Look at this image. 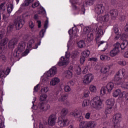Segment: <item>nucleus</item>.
<instances>
[{"label":"nucleus","mask_w":128,"mask_h":128,"mask_svg":"<svg viewBox=\"0 0 128 128\" xmlns=\"http://www.w3.org/2000/svg\"><path fill=\"white\" fill-rule=\"evenodd\" d=\"M98 46H105L106 48H108V42H106L104 41H100L98 43Z\"/></svg>","instance_id":"nucleus-37"},{"label":"nucleus","mask_w":128,"mask_h":128,"mask_svg":"<svg viewBox=\"0 0 128 128\" xmlns=\"http://www.w3.org/2000/svg\"><path fill=\"white\" fill-rule=\"evenodd\" d=\"M29 26L32 29L34 28V22H32V21L30 22H29Z\"/></svg>","instance_id":"nucleus-62"},{"label":"nucleus","mask_w":128,"mask_h":128,"mask_svg":"<svg viewBox=\"0 0 128 128\" xmlns=\"http://www.w3.org/2000/svg\"><path fill=\"white\" fill-rule=\"evenodd\" d=\"M68 114V110L66 108H63L61 112V116L58 118V124L62 128V126H66L70 122H68V119L64 117Z\"/></svg>","instance_id":"nucleus-2"},{"label":"nucleus","mask_w":128,"mask_h":128,"mask_svg":"<svg viewBox=\"0 0 128 128\" xmlns=\"http://www.w3.org/2000/svg\"><path fill=\"white\" fill-rule=\"evenodd\" d=\"M88 67L85 66V67H84V68L83 69L82 72H83V74H86L88 73Z\"/></svg>","instance_id":"nucleus-56"},{"label":"nucleus","mask_w":128,"mask_h":128,"mask_svg":"<svg viewBox=\"0 0 128 128\" xmlns=\"http://www.w3.org/2000/svg\"><path fill=\"white\" fill-rule=\"evenodd\" d=\"M17 43L18 40H16V39H12L10 40L8 44V48H14V46H16V44Z\"/></svg>","instance_id":"nucleus-16"},{"label":"nucleus","mask_w":128,"mask_h":128,"mask_svg":"<svg viewBox=\"0 0 128 128\" xmlns=\"http://www.w3.org/2000/svg\"><path fill=\"white\" fill-rule=\"evenodd\" d=\"M56 116L54 114L50 115L48 118V124L50 126H54L56 124Z\"/></svg>","instance_id":"nucleus-11"},{"label":"nucleus","mask_w":128,"mask_h":128,"mask_svg":"<svg viewBox=\"0 0 128 128\" xmlns=\"http://www.w3.org/2000/svg\"><path fill=\"white\" fill-rule=\"evenodd\" d=\"M95 28L94 32H97V38H100V36L104 34V31L102 30V27L100 26L99 28H98V26H96Z\"/></svg>","instance_id":"nucleus-15"},{"label":"nucleus","mask_w":128,"mask_h":128,"mask_svg":"<svg viewBox=\"0 0 128 128\" xmlns=\"http://www.w3.org/2000/svg\"><path fill=\"white\" fill-rule=\"evenodd\" d=\"M92 32L90 28V27H85L83 29L82 36H86V34H88Z\"/></svg>","instance_id":"nucleus-24"},{"label":"nucleus","mask_w":128,"mask_h":128,"mask_svg":"<svg viewBox=\"0 0 128 128\" xmlns=\"http://www.w3.org/2000/svg\"><path fill=\"white\" fill-rule=\"evenodd\" d=\"M60 82V80L58 78L55 77L52 78L50 81V86H54Z\"/></svg>","instance_id":"nucleus-14"},{"label":"nucleus","mask_w":128,"mask_h":128,"mask_svg":"<svg viewBox=\"0 0 128 128\" xmlns=\"http://www.w3.org/2000/svg\"><path fill=\"white\" fill-rule=\"evenodd\" d=\"M104 22H108V20H110V16L108 14H106L103 16Z\"/></svg>","instance_id":"nucleus-47"},{"label":"nucleus","mask_w":128,"mask_h":128,"mask_svg":"<svg viewBox=\"0 0 128 128\" xmlns=\"http://www.w3.org/2000/svg\"><path fill=\"white\" fill-rule=\"evenodd\" d=\"M91 104L93 108L96 110H100L102 108V102L100 100L99 96H96L93 98L91 101Z\"/></svg>","instance_id":"nucleus-4"},{"label":"nucleus","mask_w":128,"mask_h":128,"mask_svg":"<svg viewBox=\"0 0 128 128\" xmlns=\"http://www.w3.org/2000/svg\"><path fill=\"white\" fill-rule=\"evenodd\" d=\"M122 114L120 113L116 114L113 116L112 118V122L114 124V126H120V122H122Z\"/></svg>","instance_id":"nucleus-5"},{"label":"nucleus","mask_w":128,"mask_h":128,"mask_svg":"<svg viewBox=\"0 0 128 128\" xmlns=\"http://www.w3.org/2000/svg\"><path fill=\"white\" fill-rule=\"evenodd\" d=\"M77 46L78 48H86V42L84 40H80L78 43Z\"/></svg>","instance_id":"nucleus-26"},{"label":"nucleus","mask_w":128,"mask_h":128,"mask_svg":"<svg viewBox=\"0 0 128 128\" xmlns=\"http://www.w3.org/2000/svg\"><path fill=\"white\" fill-rule=\"evenodd\" d=\"M68 32L70 36H76V31H74L73 30L70 29L68 30Z\"/></svg>","instance_id":"nucleus-40"},{"label":"nucleus","mask_w":128,"mask_h":128,"mask_svg":"<svg viewBox=\"0 0 128 128\" xmlns=\"http://www.w3.org/2000/svg\"><path fill=\"white\" fill-rule=\"evenodd\" d=\"M90 90H88L85 89L84 90V94L85 98L88 97V96H90Z\"/></svg>","instance_id":"nucleus-42"},{"label":"nucleus","mask_w":128,"mask_h":128,"mask_svg":"<svg viewBox=\"0 0 128 128\" xmlns=\"http://www.w3.org/2000/svg\"><path fill=\"white\" fill-rule=\"evenodd\" d=\"M86 4V6H92L94 4V0H88Z\"/></svg>","instance_id":"nucleus-46"},{"label":"nucleus","mask_w":128,"mask_h":128,"mask_svg":"<svg viewBox=\"0 0 128 128\" xmlns=\"http://www.w3.org/2000/svg\"><path fill=\"white\" fill-rule=\"evenodd\" d=\"M128 40H124L120 46V48L122 50H124V48L128 47Z\"/></svg>","instance_id":"nucleus-30"},{"label":"nucleus","mask_w":128,"mask_h":128,"mask_svg":"<svg viewBox=\"0 0 128 128\" xmlns=\"http://www.w3.org/2000/svg\"><path fill=\"white\" fill-rule=\"evenodd\" d=\"M114 84L112 82H110L108 83L106 85V88L108 90V92H112V90L114 89Z\"/></svg>","instance_id":"nucleus-21"},{"label":"nucleus","mask_w":128,"mask_h":128,"mask_svg":"<svg viewBox=\"0 0 128 128\" xmlns=\"http://www.w3.org/2000/svg\"><path fill=\"white\" fill-rule=\"evenodd\" d=\"M106 58L107 56L105 55H101L100 56V60H106Z\"/></svg>","instance_id":"nucleus-63"},{"label":"nucleus","mask_w":128,"mask_h":128,"mask_svg":"<svg viewBox=\"0 0 128 128\" xmlns=\"http://www.w3.org/2000/svg\"><path fill=\"white\" fill-rule=\"evenodd\" d=\"M76 72L77 74H82V69L80 68V67L78 66L77 68V69L76 70Z\"/></svg>","instance_id":"nucleus-55"},{"label":"nucleus","mask_w":128,"mask_h":128,"mask_svg":"<svg viewBox=\"0 0 128 128\" xmlns=\"http://www.w3.org/2000/svg\"><path fill=\"white\" fill-rule=\"evenodd\" d=\"M126 92H122V91H120V92L119 94V96L120 98H126Z\"/></svg>","instance_id":"nucleus-49"},{"label":"nucleus","mask_w":128,"mask_h":128,"mask_svg":"<svg viewBox=\"0 0 128 128\" xmlns=\"http://www.w3.org/2000/svg\"><path fill=\"white\" fill-rule=\"evenodd\" d=\"M6 34V31L2 30L0 32V39L4 38V36Z\"/></svg>","instance_id":"nucleus-54"},{"label":"nucleus","mask_w":128,"mask_h":128,"mask_svg":"<svg viewBox=\"0 0 128 128\" xmlns=\"http://www.w3.org/2000/svg\"><path fill=\"white\" fill-rule=\"evenodd\" d=\"M89 89L91 92H96V86L94 84H90Z\"/></svg>","instance_id":"nucleus-33"},{"label":"nucleus","mask_w":128,"mask_h":128,"mask_svg":"<svg viewBox=\"0 0 128 128\" xmlns=\"http://www.w3.org/2000/svg\"><path fill=\"white\" fill-rule=\"evenodd\" d=\"M96 126V122L94 121H87L86 128H94Z\"/></svg>","instance_id":"nucleus-18"},{"label":"nucleus","mask_w":128,"mask_h":128,"mask_svg":"<svg viewBox=\"0 0 128 128\" xmlns=\"http://www.w3.org/2000/svg\"><path fill=\"white\" fill-rule=\"evenodd\" d=\"M30 2H28V0H26L24 2V4H22L23 6H28V4H30Z\"/></svg>","instance_id":"nucleus-60"},{"label":"nucleus","mask_w":128,"mask_h":128,"mask_svg":"<svg viewBox=\"0 0 128 128\" xmlns=\"http://www.w3.org/2000/svg\"><path fill=\"white\" fill-rule=\"evenodd\" d=\"M87 126V121H83L80 122L79 124V126L80 128H86Z\"/></svg>","instance_id":"nucleus-38"},{"label":"nucleus","mask_w":128,"mask_h":128,"mask_svg":"<svg viewBox=\"0 0 128 128\" xmlns=\"http://www.w3.org/2000/svg\"><path fill=\"white\" fill-rule=\"evenodd\" d=\"M58 100L59 102H64L68 100V95H66V94H62Z\"/></svg>","instance_id":"nucleus-27"},{"label":"nucleus","mask_w":128,"mask_h":128,"mask_svg":"<svg viewBox=\"0 0 128 128\" xmlns=\"http://www.w3.org/2000/svg\"><path fill=\"white\" fill-rule=\"evenodd\" d=\"M64 76L67 78H72V70H66L64 72Z\"/></svg>","instance_id":"nucleus-25"},{"label":"nucleus","mask_w":128,"mask_h":128,"mask_svg":"<svg viewBox=\"0 0 128 128\" xmlns=\"http://www.w3.org/2000/svg\"><path fill=\"white\" fill-rule=\"evenodd\" d=\"M90 106V100H84L82 103V108H86Z\"/></svg>","instance_id":"nucleus-36"},{"label":"nucleus","mask_w":128,"mask_h":128,"mask_svg":"<svg viewBox=\"0 0 128 128\" xmlns=\"http://www.w3.org/2000/svg\"><path fill=\"white\" fill-rule=\"evenodd\" d=\"M70 63V58H66L64 56H62L60 61L58 62V64L60 66H66V64H68Z\"/></svg>","instance_id":"nucleus-12"},{"label":"nucleus","mask_w":128,"mask_h":128,"mask_svg":"<svg viewBox=\"0 0 128 128\" xmlns=\"http://www.w3.org/2000/svg\"><path fill=\"white\" fill-rule=\"evenodd\" d=\"M0 62H6V57L4 55L0 56Z\"/></svg>","instance_id":"nucleus-45"},{"label":"nucleus","mask_w":128,"mask_h":128,"mask_svg":"<svg viewBox=\"0 0 128 128\" xmlns=\"http://www.w3.org/2000/svg\"><path fill=\"white\" fill-rule=\"evenodd\" d=\"M87 40L88 42H90L92 40H94V33L91 32L87 34Z\"/></svg>","instance_id":"nucleus-29"},{"label":"nucleus","mask_w":128,"mask_h":128,"mask_svg":"<svg viewBox=\"0 0 128 128\" xmlns=\"http://www.w3.org/2000/svg\"><path fill=\"white\" fill-rule=\"evenodd\" d=\"M96 126V122L94 121H87L86 128H94Z\"/></svg>","instance_id":"nucleus-19"},{"label":"nucleus","mask_w":128,"mask_h":128,"mask_svg":"<svg viewBox=\"0 0 128 128\" xmlns=\"http://www.w3.org/2000/svg\"><path fill=\"white\" fill-rule=\"evenodd\" d=\"M120 94V90L117 89L113 92H112L113 96H114V98H118Z\"/></svg>","instance_id":"nucleus-34"},{"label":"nucleus","mask_w":128,"mask_h":128,"mask_svg":"<svg viewBox=\"0 0 128 128\" xmlns=\"http://www.w3.org/2000/svg\"><path fill=\"white\" fill-rule=\"evenodd\" d=\"M114 98H111V99H108L106 100V104H107L108 106H112H112H114Z\"/></svg>","instance_id":"nucleus-23"},{"label":"nucleus","mask_w":128,"mask_h":128,"mask_svg":"<svg viewBox=\"0 0 128 128\" xmlns=\"http://www.w3.org/2000/svg\"><path fill=\"white\" fill-rule=\"evenodd\" d=\"M95 12L98 14H102L104 12V6L102 4H98L96 6Z\"/></svg>","instance_id":"nucleus-10"},{"label":"nucleus","mask_w":128,"mask_h":128,"mask_svg":"<svg viewBox=\"0 0 128 128\" xmlns=\"http://www.w3.org/2000/svg\"><path fill=\"white\" fill-rule=\"evenodd\" d=\"M44 32H46V30H42L39 34V38H44Z\"/></svg>","instance_id":"nucleus-48"},{"label":"nucleus","mask_w":128,"mask_h":128,"mask_svg":"<svg viewBox=\"0 0 128 128\" xmlns=\"http://www.w3.org/2000/svg\"><path fill=\"white\" fill-rule=\"evenodd\" d=\"M14 25L13 24H10L7 28L8 32H12V30H14Z\"/></svg>","instance_id":"nucleus-35"},{"label":"nucleus","mask_w":128,"mask_h":128,"mask_svg":"<svg viewBox=\"0 0 128 128\" xmlns=\"http://www.w3.org/2000/svg\"><path fill=\"white\" fill-rule=\"evenodd\" d=\"M46 98H48V95L42 94L40 96V100L41 102H44V100H46Z\"/></svg>","instance_id":"nucleus-43"},{"label":"nucleus","mask_w":128,"mask_h":128,"mask_svg":"<svg viewBox=\"0 0 128 128\" xmlns=\"http://www.w3.org/2000/svg\"><path fill=\"white\" fill-rule=\"evenodd\" d=\"M114 34H118V26H114Z\"/></svg>","instance_id":"nucleus-52"},{"label":"nucleus","mask_w":128,"mask_h":128,"mask_svg":"<svg viewBox=\"0 0 128 128\" xmlns=\"http://www.w3.org/2000/svg\"><path fill=\"white\" fill-rule=\"evenodd\" d=\"M109 13L112 16V18H116L118 16V10H112L110 11Z\"/></svg>","instance_id":"nucleus-17"},{"label":"nucleus","mask_w":128,"mask_h":128,"mask_svg":"<svg viewBox=\"0 0 128 128\" xmlns=\"http://www.w3.org/2000/svg\"><path fill=\"white\" fill-rule=\"evenodd\" d=\"M110 65L104 66L101 68L100 72L102 74H105L110 70Z\"/></svg>","instance_id":"nucleus-22"},{"label":"nucleus","mask_w":128,"mask_h":128,"mask_svg":"<svg viewBox=\"0 0 128 128\" xmlns=\"http://www.w3.org/2000/svg\"><path fill=\"white\" fill-rule=\"evenodd\" d=\"M124 30L125 32H128V22L126 24V25L124 26Z\"/></svg>","instance_id":"nucleus-64"},{"label":"nucleus","mask_w":128,"mask_h":128,"mask_svg":"<svg viewBox=\"0 0 128 128\" xmlns=\"http://www.w3.org/2000/svg\"><path fill=\"white\" fill-rule=\"evenodd\" d=\"M38 6H40V2H34L32 4V8H34Z\"/></svg>","instance_id":"nucleus-51"},{"label":"nucleus","mask_w":128,"mask_h":128,"mask_svg":"<svg viewBox=\"0 0 128 128\" xmlns=\"http://www.w3.org/2000/svg\"><path fill=\"white\" fill-rule=\"evenodd\" d=\"M80 114V110H75L74 111L70 112V116H74V118H78Z\"/></svg>","instance_id":"nucleus-20"},{"label":"nucleus","mask_w":128,"mask_h":128,"mask_svg":"<svg viewBox=\"0 0 128 128\" xmlns=\"http://www.w3.org/2000/svg\"><path fill=\"white\" fill-rule=\"evenodd\" d=\"M40 86L39 84H38L34 88V92H38V90H40V88L38 87Z\"/></svg>","instance_id":"nucleus-61"},{"label":"nucleus","mask_w":128,"mask_h":128,"mask_svg":"<svg viewBox=\"0 0 128 128\" xmlns=\"http://www.w3.org/2000/svg\"><path fill=\"white\" fill-rule=\"evenodd\" d=\"M4 76H6L4 71L3 70H0V78H2Z\"/></svg>","instance_id":"nucleus-53"},{"label":"nucleus","mask_w":128,"mask_h":128,"mask_svg":"<svg viewBox=\"0 0 128 128\" xmlns=\"http://www.w3.org/2000/svg\"><path fill=\"white\" fill-rule=\"evenodd\" d=\"M64 90L65 92H70V87L68 85H65L64 86Z\"/></svg>","instance_id":"nucleus-50"},{"label":"nucleus","mask_w":128,"mask_h":128,"mask_svg":"<svg viewBox=\"0 0 128 128\" xmlns=\"http://www.w3.org/2000/svg\"><path fill=\"white\" fill-rule=\"evenodd\" d=\"M12 10H14V6H12V4H9L7 6V12L9 14H10L12 13Z\"/></svg>","instance_id":"nucleus-28"},{"label":"nucleus","mask_w":128,"mask_h":128,"mask_svg":"<svg viewBox=\"0 0 128 128\" xmlns=\"http://www.w3.org/2000/svg\"><path fill=\"white\" fill-rule=\"evenodd\" d=\"M56 68L53 67L51 68L46 73V76L48 78H50V76H54L56 74Z\"/></svg>","instance_id":"nucleus-13"},{"label":"nucleus","mask_w":128,"mask_h":128,"mask_svg":"<svg viewBox=\"0 0 128 128\" xmlns=\"http://www.w3.org/2000/svg\"><path fill=\"white\" fill-rule=\"evenodd\" d=\"M86 61V57L84 56H82L80 58V64H84V62Z\"/></svg>","instance_id":"nucleus-59"},{"label":"nucleus","mask_w":128,"mask_h":128,"mask_svg":"<svg viewBox=\"0 0 128 128\" xmlns=\"http://www.w3.org/2000/svg\"><path fill=\"white\" fill-rule=\"evenodd\" d=\"M124 77L128 78V70L125 68H121L114 77L116 84L118 86H121L122 88L128 90V81L124 83V80L122 79Z\"/></svg>","instance_id":"nucleus-1"},{"label":"nucleus","mask_w":128,"mask_h":128,"mask_svg":"<svg viewBox=\"0 0 128 128\" xmlns=\"http://www.w3.org/2000/svg\"><path fill=\"white\" fill-rule=\"evenodd\" d=\"M24 48H26V42H21L19 43L17 50L14 51V54H20V52H22L24 50Z\"/></svg>","instance_id":"nucleus-9"},{"label":"nucleus","mask_w":128,"mask_h":128,"mask_svg":"<svg viewBox=\"0 0 128 128\" xmlns=\"http://www.w3.org/2000/svg\"><path fill=\"white\" fill-rule=\"evenodd\" d=\"M82 56L85 58H88L90 54V52L88 50H85L82 52Z\"/></svg>","instance_id":"nucleus-31"},{"label":"nucleus","mask_w":128,"mask_h":128,"mask_svg":"<svg viewBox=\"0 0 128 128\" xmlns=\"http://www.w3.org/2000/svg\"><path fill=\"white\" fill-rule=\"evenodd\" d=\"M85 118H86V120H90V112H88L85 114V116H84Z\"/></svg>","instance_id":"nucleus-58"},{"label":"nucleus","mask_w":128,"mask_h":128,"mask_svg":"<svg viewBox=\"0 0 128 128\" xmlns=\"http://www.w3.org/2000/svg\"><path fill=\"white\" fill-rule=\"evenodd\" d=\"M106 94V87H103L100 90V96H104Z\"/></svg>","instance_id":"nucleus-41"},{"label":"nucleus","mask_w":128,"mask_h":128,"mask_svg":"<svg viewBox=\"0 0 128 128\" xmlns=\"http://www.w3.org/2000/svg\"><path fill=\"white\" fill-rule=\"evenodd\" d=\"M4 10H6V2L2 3L0 4V12H4Z\"/></svg>","instance_id":"nucleus-39"},{"label":"nucleus","mask_w":128,"mask_h":128,"mask_svg":"<svg viewBox=\"0 0 128 128\" xmlns=\"http://www.w3.org/2000/svg\"><path fill=\"white\" fill-rule=\"evenodd\" d=\"M40 45V42L36 44H34V39H31L28 42L27 44V48L28 49L26 50L24 53L22 54V56H24L28 55V54L30 52V50H32V48H38V46Z\"/></svg>","instance_id":"nucleus-3"},{"label":"nucleus","mask_w":128,"mask_h":128,"mask_svg":"<svg viewBox=\"0 0 128 128\" xmlns=\"http://www.w3.org/2000/svg\"><path fill=\"white\" fill-rule=\"evenodd\" d=\"M92 80H94V76L92 74H88L84 76L82 82L84 84H90Z\"/></svg>","instance_id":"nucleus-7"},{"label":"nucleus","mask_w":128,"mask_h":128,"mask_svg":"<svg viewBox=\"0 0 128 128\" xmlns=\"http://www.w3.org/2000/svg\"><path fill=\"white\" fill-rule=\"evenodd\" d=\"M0 46H6V44H8V40L6 38L2 39L0 42Z\"/></svg>","instance_id":"nucleus-44"},{"label":"nucleus","mask_w":128,"mask_h":128,"mask_svg":"<svg viewBox=\"0 0 128 128\" xmlns=\"http://www.w3.org/2000/svg\"><path fill=\"white\" fill-rule=\"evenodd\" d=\"M97 21L99 22H104V16H99L97 18Z\"/></svg>","instance_id":"nucleus-57"},{"label":"nucleus","mask_w":128,"mask_h":128,"mask_svg":"<svg viewBox=\"0 0 128 128\" xmlns=\"http://www.w3.org/2000/svg\"><path fill=\"white\" fill-rule=\"evenodd\" d=\"M15 24L16 26V30H20V28H22L24 24V20H22V17H18L16 20Z\"/></svg>","instance_id":"nucleus-8"},{"label":"nucleus","mask_w":128,"mask_h":128,"mask_svg":"<svg viewBox=\"0 0 128 128\" xmlns=\"http://www.w3.org/2000/svg\"><path fill=\"white\" fill-rule=\"evenodd\" d=\"M112 107L110 106L107 107L104 111L105 114H112Z\"/></svg>","instance_id":"nucleus-32"},{"label":"nucleus","mask_w":128,"mask_h":128,"mask_svg":"<svg viewBox=\"0 0 128 128\" xmlns=\"http://www.w3.org/2000/svg\"><path fill=\"white\" fill-rule=\"evenodd\" d=\"M120 44L117 42L114 45V48L110 52V56H116V54H118L120 53Z\"/></svg>","instance_id":"nucleus-6"}]
</instances>
